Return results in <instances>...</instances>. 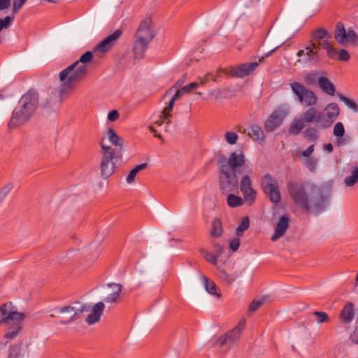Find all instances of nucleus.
Here are the masks:
<instances>
[{"instance_id": "nucleus-35", "label": "nucleus", "mask_w": 358, "mask_h": 358, "mask_svg": "<svg viewBox=\"0 0 358 358\" xmlns=\"http://www.w3.org/2000/svg\"><path fill=\"white\" fill-rule=\"evenodd\" d=\"M179 97H180V96L178 95V94H177L175 92V94L173 96V97L171 98V99L170 100L168 106L164 108L162 112V118L166 119L171 116V111L173 108L174 102Z\"/></svg>"}, {"instance_id": "nucleus-43", "label": "nucleus", "mask_w": 358, "mask_h": 358, "mask_svg": "<svg viewBox=\"0 0 358 358\" xmlns=\"http://www.w3.org/2000/svg\"><path fill=\"white\" fill-rule=\"evenodd\" d=\"M250 226V220L248 217H245L242 219L241 223L239 227L236 229V235L238 236H241L243 232L249 228Z\"/></svg>"}, {"instance_id": "nucleus-18", "label": "nucleus", "mask_w": 358, "mask_h": 358, "mask_svg": "<svg viewBox=\"0 0 358 358\" xmlns=\"http://www.w3.org/2000/svg\"><path fill=\"white\" fill-rule=\"evenodd\" d=\"M104 308L105 305L101 301L95 303L92 308L91 313L88 315L86 322L89 324L97 322L103 313Z\"/></svg>"}, {"instance_id": "nucleus-62", "label": "nucleus", "mask_w": 358, "mask_h": 358, "mask_svg": "<svg viewBox=\"0 0 358 358\" xmlns=\"http://www.w3.org/2000/svg\"><path fill=\"white\" fill-rule=\"evenodd\" d=\"M11 0H0V10L8 9L10 6Z\"/></svg>"}, {"instance_id": "nucleus-7", "label": "nucleus", "mask_w": 358, "mask_h": 358, "mask_svg": "<svg viewBox=\"0 0 358 358\" xmlns=\"http://www.w3.org/2000/svg\"><path fill=\"white\" fill-rule=\"evenodd\" d=\"M219 186L223 194L237 192L238 188V173L219 169Z\"/></svg>"}, {"instance_id": "nucleus-39", "label": "nucleus", "mask_w": 358, "mask_h": 358, "mask_svg": "<svg viewBox=\"0 0 358 358\" xmlns=\"http://www.w3.org/2000/svg\"><path fill=\"white\" fill-rule=\"evenodd\" d=\"M330 38V34L323 29H318L315 30L313 34V38L318 41L324 39H329Z\"/></svg>"}, {"instance_id": "nucleus-4", "label": "nucleus", "mask_w": 358, "mask_h": 358, "mask_svg": "<svg viewBox=\"0 0 358 358\" xmlns=\"http://www.w3.org/2000/svg\"><path fill=\"white\" fill-rule=\"evenodd\" d=\"M155 37L152 20L150 17L143 20L136 34V41L134 46L135 54L141 56L148 43Z\"/></svg>"}, {"instance_id": "nucleus-47", "label": "nucleus", "mask_w": 358, "mask_h": 358, "mask_svg": "<svg viewBox=\"0 0 358 358\" xmlns=\"http://www.w3.org/2000/svg\"><path fill=\"white\" fill-rule=\"evenodd\" d=\"M225 139L230 145H234L238 139V135L234 131H228L225 134Z\"/></svg>"}, {"instance_id": "nucleus-1", "label": "nucleus", "mask_w": 358, "mask_h": 358, "mask_svg": "<svg viewBox=\"0 0 358 358\" xmlns=\"http://www.w3.org/2000/svg\"><path fill=\"white\" fill-rule=\"evenodd\" d=\"M288 192L297 206L311 213L319 214L326 206L322 192L316 186L292 182L288 185Z\"/></svg>"}, {"instance_id": "nucleus-19", "label": "nucleus", "mask_w": 358, "mask_h": 358, "mask_svg": "<svg viewBox=\"0 0 358 358\" xmlns=\"http://www.w3.org/2000/svg\"><path fill=\"white\" fill-rule=\"evenodd\" d=\"M79 316V312L72 306H66L61 310V322L69 323Z\"/></svg>"}, {"instance_id": "nucleus-52", "label": "nucleus", "mask_w": 358, "mask_h": 358, "mask_svg": "<svg viewBox=\"0 0 358 358\" xmlns=\"http://www.w3.org/2000/svg\"><path fill=\"white\" fill-rule=\"evenodd\" d=\"M27 0H13V13L15 14L25 3Z\"/></svg>"}, {"instance_id": "nucleus-17", "label": "nucleus", "mask_w": 358, "mask_h": 358, "mask_svg": "<svg viewBox=\"0 0 358 358\" xmlns=\"http://www.w3.org/2000/svg\"><path fill=\"white\" fill-rule=\"evenodd\" d=\"M289 227V217L287 216H282L274 229V233L271 237L273 241H277L279 238L283 236Z\"/></svg>"}, {"instance_id": "nucleus-22", "label": "nucleus", "mask_w": 358, "mask_h": 358, "mask_svg": "<svg viewBox=\"0 0 358 358\" xmlns=\"http://www.w3.org/2000/svg\"><path fill=\"white\" fill-rule=\"evenodd\" d=\"M203 284L206 291L211 296L216 299H220L221 296L220 292L215 285V283L210 279L203 276Z\"/></svg>"}, {"instance_id": "nucleus-41", "label": "nucleus", "mask_w": 358, "mask_h": 358, "mask_svg": "<svg viewBox=\"0 0 358 358\" xmlns=\"http://www.w3.org/2000/svg\"><path fill=\"white\" fill-rule=\"evenodd\" d=\"M242 194H243L244 199L248 202L250 205L254 202L256 198V191L252 187L245 191H242Z\"/></svg>"}, {"instance_id": "nucleus-34", "label": "nucleus", "mask_w": 358, "mask_h": 358, "mask_svg": "<svg viewBox=\"0 0 358 358\" xmlns=\"http://www.w3.org/2000/svg\"><path fill=\"white\" fill-rule=\"evenodd\" d=\"M268 300V296H263L259 298L254 299L249 307V311L253 313L257 310L260 306L266 303Z\"/></svg>"}, {"instance_id": "nucleus-40", "label": "nucleus", "mask_w": 358, "mask_h": 358, "mask_svg": "<svg viewBox=\"0 0 358 358\" xmlns=\"http://www.w3.org/2000/svg\"><path fill=\"white\" fill-rule=\"evenodd\" d=\"M222 233V224L220 220H215L212 223V231L210 234L213 237H218Z\"/></svg>"}, {"instance_id": "nucleus-24", "label": "nucleus", "mask_w": 358, "mask_h": 358, "mask_svg": "<svg viewBox=\"0 0 358 358\" xmlns=\"http://www.w3.org/2000/svg\"><path fill=\"white\" fill-rule=\"evenodd\" d=\"M317 116L318 110L314 107H310L303 114H301L300 117L306 124L315 122V125H317Z\"/></svg>"}, {"instance_id": "nucleus-64", "label": "nucleus", "mask_w": 358, "mask_h": 358, "mask_svg": "<svg viewBox=\"0 0 358 358\" xmlns=\"http://www.w3.org/2000/svg\"><path fill=\"white\" fill-rule=\"evenodd\" d=\"M306 48H313V50H317L319 52L320 43L318 41L314 40V38H313L310 45L306 46Z\"/></svg>"}, {"instance_id": "nucleus-10", "label": "nucleus", "mask_w": 358, "mask_h": 358, "mask_svg": "<svg viewBox=\"0 0 358 358\" xmlns=\"http://www.w3.org/2000/svg\"><path fill=\"white\" fill-rule=\"evenodd\" d=\"M289 108L287 105L277 108L267 118L264 123V129L267 132H272L278 129L288 115Z\"/></svg>"}, {"instance_id": "nucleus-15", "label": "nucleus", "mask_w": 358, "mask_h": 358, "mask_svg": "<svg viewBox=\"0 0 358 358\" xmlns=\"http://www.w3.org/2000/svg\"><path fill=\"white\" fill-rule=\"evenodd\" d=\"M122 285L117 283H110L104 291V298L107 303H117L120 297Z\"/></svg>"}, {"instance_id": "nucleus-28", "label": "nucleus", "mask_w": 358, "mask_h": 358, "mask_svg": "<svg viewBox=\"0 0 358 358\" xmlns=\"http://www.w3.org/2000/svg\"><path fill=\"white\" fill-rule=\"evenodd\" d=\"M248 135L257 141H264V135L262 128L257 125H253L250 128Z\"/></svg>"}, {"instance_id": "nucleus-13", "label": "nucleus", "mask_w": 358, "mask_h": 358, "mask_svg": "<svg viewBox=\"0 0 358 358\" xmlns=\"http://www.w3.org/2000/svg\"><path fill=\"white\" fill-rule=\"evenodd\" d=\"M264 57L259 59V62H254L241 64L231 70V74L238 78H243L251 73L259 65V62L264 61Z\"/></svg>"}, {"instance_id": "nucleus-51", "label": "nucleus", "mask_w": 358, "mask_h": 358, "mask_svg": "<svg viewBox=\"0 0 358 358\" xmlns=\"http://www.w3.org/2000/svg\"><path fill=\"white\" fill-rule=\"evenodd\" d=\"M319 78L320 77H318V73L311 72L305 76V80L308 85H312L317 80H318Z\"/></svg>"}, {"instance_id": "nucleus-37", "label": "nucleus", "mask_w": 358, "mask_h": 358, "mask_svg": "<svg viewBox=\"0 0 358 358\" xmlns=\"http://www.w3.org/2000/svg\"><path fill=\"white\" fill-rule=\"evenodd\" d=\"M358 181V167H356L352 171V174L345 177L344 179V184L347 187L353 186Z\"/></svg>"}, {"instance_id": "nucleus-20", "label": "nucleus", "mask_w": 358, "mask_h": 358, "mask_svg": "<svg viewBox=\"0 0 358 358\" xmlns=\"http://www.w3.org/2000/svg\"><path fill=\"white\" fill-rule=\"evenodd\" d=\"M7 324L13 322L20 323L25 319V314L15 309L11 303L7 304Z\"/></svg>"}, {"instance_id": "nucleus-61", "label": "nucleus", "mask_w": 358, "mask_h": 358, "mask_svg": "<svg viewBox=\"0 0 358 358\" xmlns=\"http://www.w3.org/2000/svg\"><path fill=\"white\" fill-rule=\"evenodd\" d=\"M350 338L352 342L358 344V327L350 334Z\"/></svg>"}, {"instance_id": "nucleus-2", "label": "nucleus", "mask_w": 358, "mask_h": 358, "mask_svg": "<svg viewBox=\"0 0 358 358\" xmlns=\"http://www.w3.org/2000/svg\"><path fill=\"white\" fill-rule=\"evenodd\" d=\"M38 94L35 92L24 94L13 112L9 127H16L28 121L38 107Z\"/></svg>"}, {"instance_id": "nucleus-57", "label": "nucleus", "mask_w": 358, "mask_h": 358, "mask_svg": "<svg viewBox=\"0 0 358 358\" xmlns=\"http://www.w3.org/2000/svg\"><path fill=\"white\" fill-rule=\"evenodd\" d=\"M314 152V145H310L306 150H305L303 152H299V154H301L304 159L308 157H312L310 155Z\"/></svg>"}, {"instance_id": "nucleus-42", "label": "nucleus", "mask_w": 358, "mask_h": 358, "mask_svg": "<svg viewBox=\"0 0 358 358\" xmlns=\"http://www.w3.org/2000/svg\"><path fill=\"white\" fill-rule=\"evenodd\" d=\"M250 188H252V182L248 175H244L240 181V190L245 191Z\"/></svg>"}, {"instance_id": "nucleus-6", "label": "nucleus", "mask_w": 358, "mask_h": 358, "mask_svg": "<svg viewBox=\"0 0 358 358\" xmlns=\"http://www.w3.org/2000/svg\"><path fill=\"white\" fill-rule=\"evenodd\" d=\"M245 158L240 150H235L228 157L222 156L219 160V169L238 173V169L245 164Z\"/></svg>"}, {"instance_id": "nucleus-5", "label": "nucleus", "mask_w": 358, "mask_h": 358, "mask_svg": "<svg viewBox=\"0 0 358 358\" xmlns=\"http://www.w3.org/2000/svg\"><path fill=\"white\" fill-rule=\"evenodd\" d=\"M244 327V322L240 323L234 329L216 340L214 345L218 348L220 353H227L230 350L231 345L240 338Z\"/></svg>"}, {"instance_id": "nucleus-14", "label": "nucleus", "mask_w": 358, "mask_h": 358, "mask_svg": "<svg viewBox=\"0 0 358 358\" xmlns=\"http://www.w3.org/2000/svg\"><path fill=\"white\" fill-rule=\"evenodd\" d=\"M296 56L298 57L297 63L303 66H308L310 62L317 59L318 51L310 48H305L304 50L298 51Z\"/></svg>"}, {"instance_id": "nucleus-26", "label": "nucleus", "mask_w": 358, "mask_h": 358, "mask_svg": "<svg viewBox=\"0 0 358 358\" xmlns=\"http://www.w3.org/2000/svg\"><path fill=\"white\" fill-rule=\"evenodd\" d=\"M347 32L342 23H338L336 26L334 38L340 44L346 43Z\"/></svg>"}, {"instance_id": "nucleus-36", "label": "nucleus", "mask_w": 358, "mask_h": 358, "mask_svg": "<svg viewBox=\"0 0 358 358\" xmlns=\"http://www.w3.org/2000/svg\"><path fill=\"white\" fill-rule=\"evenodd\" d=\"M337 96L339 100L343 102L348 108L351 109L355 113L358 112V105L355 102L341 94H338Z\"/></svg>"}, {"instance_id": "nucleus-49", "label": "nucleus", "mask_w": 358, "mask_h": 358, "mask_svg": "<svg viewBox=\"0 0 358 358\" xmlns=\"http://www.w3.org/2000/svg\"><path fill=\"white\" fill-rule=\"evenodd\" d=\"M7 304L5 303L0 307V324L2 323L7 324Z\"/></svg>"}, {"instance_id": "nucleus-12", "label": "nucleus", "mask_w": 358, "mask_h": 358, "mask_svg": "<svg viewBox=\"0 0 358 358\" xmlns=\"http://www.w3.org/2000/svg\"><path fill=\"white\" fill-rule=\"evenodd\" d=\"M121 31L117 30L114 33L108 35L94 48V52L104 54L109 51L116 43L117 39L121 35Z\"/></svg>"}, {"instance_id": "nucleus-29", "label": "nucleus", "mask_w": 358, "mask_h": 358, "mask_svg": "<svg viewBox=\"0 0 358 358\" xmlns=\"http://www.w3.org/2000/svg\"><path fill=\"white\" fill-rule=\"evenodd\" d=\"M147 163H143L141 164L136 165L134 169H132L127 176V182L129 184H131L134 182L136 174L147 167Z\"/></svg>"}, {"instance_id": "nucleus-59", "label": "nucleus", "mask_w": 358, "mask_h": 358, "mask_svg": "<svg viewBox=\"0 0 358 358\" xmlns=\"http://www.w3.org/2000/svg\"><path fill=\"white\" fill-rule=\"evenodd\" d=\"M350 56V54L345 50H341L339 52L338 59L342 61H348L349 60Z\"/></svg>"}, {"instance_id": "nucleus-58", "label": "nucleus", "mask_w": 358, "mask_h": 358, "mask_svg": "<svg viewBox=\"0 0 358 358\" xmlns=\"http://www.w3.org/2000/svg\"><path fill=\"white\" fill-rule=\"evenodd\" d=\"M240 246V241L238 238H236L232 239L230 241L229 247L233 251H236Z\"/></svg>"}, {"instance_id": "nucleus-23", "label": "nucleus", "mask_w": 358, "mask_h": 358, "mask_svg": "<svg viewBox=\"0 0 358 358\" xmlns=\"http://www.w3.org/2000/svg\"><path fill=\"white\" fill-rule=\"evenodd\" d=\"M318 85L324 93L331 96L334 95L335 87L327 77L320 76L318 78Z\"/></svg>"}, {"instance_id": "nucleus-63", "label": "nucleus", "mask_w": 358, "mask_h": 358, "mask_svg": "<svg viewBox=\"0 0 358 358\" xmlns=\"http://www.w3.org/2000/svg\"><path fill=\"white\" fill-rule=\"evenodd\" d=\"M327 53L329 57L334 58V56L337 54V52L334 48L332 47V45H330L329 48L326 49Z\"/></svg>"}, {"instance_id": "nucleus-31", "label": "nucleus", "mask_w": 358, "mask_h": 358, "mask_svg": "<svg viewBox=\"0 0 358 358\" xmlns=\"http://www.w3.org/2000/svg\"><path fill=\"white\" fill-rule=\"evenodd\" d=\"M312 315L315 318V322L319 325L330 321L329 315L325 312L315 310L313 312Z\"/></svg>"}, {"instance_id": "nucleus-27", "label": "nucleus", "mask_w": 358, "mask_h": 358, "mask_svg": "<svg viewBox=\"0 0 358 358\" xmlns=\"http://www.w3.org/2000/svg\"><path fill=\"white\" fill-rule=\"evenodd\" d=\"M341 317L343 322L350 323L354 317V310L352 303L347 304L341 313Z\"/></svg>"}, {"instance_id": "nucleus-54", "label": "nucleus", "mask_w": 358, "mask_h": 358, "mask_svg": "<svg viewBox=\"0 0 358 358\" xmlns=\"http://www.w3.org/2000/svg\"><path fill=\"white\" fill-rule=\"evenodd\" d=\"M12 18L10 16H6L3 19L0 18V31L3 29H6L10 24Z\"/></svg>"}, {"instance_id": "nucleus-33", "label": "nucleus", "mask_w": 358, "mask_h": 358, "mask_svg": "<svg viewBox=\"0 0 358 358\" xmlns=\"http://www.w3.org/2000/svg\"><path fill=\"white\" fill-rule=\"evenodd\" d=\"M227 204L232 208L241 206L243 204V199L235 194H229L227 199Z\"/></svg>"}, {"instance_id": "nucleus-60", "label": "nucleus", "mask_w": 358, "mask_h": 358, "mask_svg": "<svg viewBox=\"0 0 358 358\" xmlns=\"http://www.w3.org/2000/svg\"><path fill=\"white\" fill-rule=\"evenodd\" d=\"M218 76L217 74L208 73L205 76V78H203V84L205 82H208L210 80H212L215 82L217 81Z\"/></svg>"}, {"instance_id": "nucleus-8", "label": "nucleus", "mask_w": 358, "mask_h": 358, "mask_svg": "<svg viewBox=\"0 0 358 358\" xmlns=\"http://www.w3.org/2000/svg\"><path fill=\"white\" fill-rule=\"evenodd\" d=\"M290 87L301 104L307 107H311L317 103V97L312 90L304 87L297 82L291 83Z\"/></svg>"}, {"instance_id": "nucleus-56", "label": "nucleus", "mask_w": 358, "mask_h": 358, "mask_svg": "<svg viewBox=\"0 0 358 358\" xmlns=\"http://www.w3.org/2000/svg\"><path fill=\"white\" fill-rule=\"evenodd\" d=\"M21 331V327L17 326L15 329L13 331H9L5 334V338L6 339H12L17 336V335L20 333Z\"/></svg>"}, {"instance_id": "nucleus-3", "label": "nucleus", "mask_w": 358, "mask_h": 358, "mask_svg": "<svg viewBox=\"0 0 358 358\" xmlns=\"http://www.w3.org/2000/svg\"><path fill=\"white\" fill-rule=\"evenodd\" d=\"M84 68L78 67L77 64H72L61 71L59 79L61 83L59 93L61 96L74 89L75 83L86 76Z\"/></svg>"}, {"instance_id": "nucleus-38", "label": "nucleus", "mask_w": 358, "mask_h": 358, "mask_svg": "<svg viewBox=\"0 0 358 358\" xmlns=\"http://www.w3.org/2000/svg\"><path fill=\"white\" fill-rule=\"evenodd\" d=\"M107 135L109 141L116 146H122V143L120 137L115 132L113 129H108Z\"/></svg>"}, {"instance_id": "nucleus-11", "label": "nucleus", "mask_w": 358, "mask_h": 358, "mask_svg": "<svg viewBox=\"0 0 358 358\" xmlns=\"http://www.w3.org/2000/svg\"><path fill=\"white\" fill-rule=\"evenodd\" d=\"M262 186L269 197L270 200L275 203H278L280 201V194L278 189L277 180L270 174H266L262 177Z\"/></svg>"}, {"instance_id": "nucleus-25", "label": "nucleus", "mask_w": 358, "mask_h": 358, "mask_svg": "<svg viewBox=\"0 0 358 358\" xmlns=\"http://www.w3.org/2000/svg\"><path fill=\"white\" fill-rule=\"evenodd\" d=\"M94 58L93 52L92 51H87L83 53L80 59L75 62L78 67L84 68V72L87 74V66L92 62Z\"/></svg>"}, {"instance_id": "nucleus-55", "label": "nucleus", "mask_w": 358, "mask_h": 358, "mask_svg": "<svg viewBox=\"0 0 358 358\" xmlns=\"http://www.w3.org/2000/svg\"><path fill=\"white\" fill-rule=\"evenodd\" d=\"M119 117V112L117 110H113L108 113L107 118L110 122H115L118 120Z\"/></svg>"}, {"instance_id": "nucleus-44", "label": "nucleus", "mask_w": 358, "mask_h": 358, "mask_svg": "<svg viewBox=\"0 0 358 358\" xmlns=\"http://www.w3.org/2000/svg\"><path fill=\"white\" fill-rule=\"evenodd\" d=\"M303 164L311 172L317 169V161L313 157L303 159Z\"/></svg>"}, {"instance_id": "nucleus-53", "label": "nucleus", "mask_w": 358, "mask_h": 358, "mask_svg": "<svg viewBox=\"0 0 358 358\" xmlns=\"http://www.w3.org/2000/svg\"><path fill=\"white\" fill-rule=\"evenodd\" d=\"M357 41V36L355 31L352 29H349L347 32L346 43L351 42L355 43Z\"/></svg>"}, {"instance_id": "nucleus-21", "label": "nucleus", "mask_w": 358, "mask_h": 358, "mask_svg": "<svg viewBox=\"0 0 358 358\" xmlns=\"http://www.w3.org/2000/svg\"><path fill=\"white\" fill-rule=\"evenodd\" d=\"M322 113L324 116H325L328 120H330L331 122L333 123L338 117L340 109L336 103H331L325 107Z\"/></svg>"}, {"instance_id": "nucleus-45", "label": "nucleus", "mask_w": 358, "mask_h": 358, "mask_svg": "<svg viewBox=\"0 0 358 358\" xmlns=\"http://www.w3.org/2000/svg\"><path fill=\"white\" fill-rule=\"evenodd\" d=\"M333 134L336 137H342L345 134L344 125L342 122H336L334 127Z\"/></svg>"}, {"instance_id": "nucleus-50", "label": "nucleus", "mask_w": 358, "mask_h": 358, "mask_svg": "<svg viewBox=\"0 0 358 358\" xmlns=\"http://www.w3.org/2000/svg\"><path fill=\"white\" fill-rule=\"evenodd\" d=\"M304 136L306 138H309L312 140H316L318 136V132L317 130L315 128H310L305 131Z\"/></svg>"}, {"instance_id": "nucleus-46", "label": "nucleus", "mask_w": 358, "mask_h": 358, "mask_svg": "<svg viewBox=\"0 0 358 358\" xmlns=\"http://www.w3.org/2000/svg\"><path fill=\"white\" fill-rule=\"evenodd\" d=\"M20 348L17 345H11L8 350V358H18L20 356Z\"/></svg>"}, {"instance_id": "nucleus-30", "label": "nucleus", "mask_w": 358, "mask_h": 358, "mask_svg": "<svg viewBox=\"0 0 358 358\" xmlns=\"http://www.w3.org/2000/svg\"><path fill=\"white\" fill-rule=\"evenodd\" d=\"M306 124L301 120V118H299L295 120L291 124L290 128L289 129V132L291 134H298L299 132L303 129Z\"/></svg>"}, {"instance_id": "nucleus-48", "label": "nucleus", "mask_w": 358, "mask_h": 358, "mask_svg": "<svg viewBox=\"0 0 358 358\" xmlns=\"http://www.w3.org/2000/svg\"><path fill=\"white\" fill-rule=\"evenodd\" d=\"M7 304L5 303L0 307V324L2 323L7 324Z\"/></svg>"}, {"instance_id": "nucleus-9", "label": "nucleus", "mask_w": 358, "mask_h": 358, "mask_svg": "<svg viewBox=\"0 0 358 358\" xmlns=\"http://www.w3.org/2000/svg\"><path fill=\"white\" fill-rule=\"evenodd\" d=\"M101 148L103 150V155L101 162V174L104 178L110 177L115 172V165L113 159L115 156L114 150L105 145L103 140L101 142Z\"/></svg>"}, {"instance_id": "nucleus-16", "label": "nucleus", "mask_w": 358, "mask_h": 358, "mask_svg": "<svg viewBox=\"0 0 358 358\" xmlns=\"http://www.w3.org/2000/svg\"><path fill=\"white\" fill-rule=\"evenodd\" d=\"M184 80L183 79H180L178 80L176 84L171 87L164 94V97L166 96L169 94H170L173 90L175 92L178 94L180 97L185 94H187L191 92L192 90L196 89L199 86V83L197 82L192 83L189 85H187L184 87H182Z\"/></svg>"}, {"instance_id": "nucleus-32", "label": "nucleus", "mask_w": 358, "mask_h": 358, "mask_svg": "<svg viewBox=\"0 0 358 358\" xmlns=\"http://www.w3.org/2000/svg\"><path fill=\"white\" fill-rule=\"evenodd\" d=\"M333 123L331 122L330 120H328L324 116L322 112L318 111V116L317 118V125L318 129H326L331 126Z\"/></svg>"}]
</instances>
